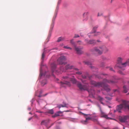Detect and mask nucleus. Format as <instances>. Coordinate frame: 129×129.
<instances>
[{
	"label": "nucleus",
	"mask_w": 129,
	"mask_h": 129,
	"mask_svg": "<svg viewBox=\"0 0 129 129\" xmlns=\"http://www.w3.org/2000/svg\"><path fill=\"white\" fill-rule=\"evenodd\" d=\"M91 51L93 53H94V51H95L99 55H101L103 53L102 50L99 48V47L94 48L93 49H92Z\"/></svg>",
	"instance_id": "1a4fd4ad"
},
{
	"label": "nucleus",
	"mask_w": 129,
	"mask_h": 129,
	"mask_svg": "<svg viewBox=\"0 0 129 129\" xmlns=\"http://www.w3.org/2000/svg\"><path fill=\"white\" fill-rule=\"evenodd\" d=\"M61 0H58L57 4V6H57L59 7L58 5L60 4L61 3Z\"/></svg>",
	"instance_id": "c9c22d12"
},
{
	"label": "nucleus",
	"mask_w": 129,
	"mask_h": 129,
	"mask_svg": "<svg viewBox=\"0 0 129 129\" xmlns=\"http://www.w3.org/2000/svg\"><path fill=\"white\" fill-rule=\"evenodd\" d=\"M47 94V93H46V94H45V95H43L42 96H46Z\"/></svg>",
	"instance_id": "5fc2aeb1"
},
{
	"label": "nucleus",
	"mask_w": 129,
	"mask_h": 129,
	"mask_svg": "<svg viewBox=\"0 0 129 129\" xmlns=\"http://www.w3.org/2000/svg\"><path fill=\"white\" fill-rule=\"evenodd\" d=\"M62 80L63 82L61 81V83L62 86L64 84H66L70 86V81H71L73 83H76V84L79 82H77L76 79L74 78H73L71 77L70 75L68 74L67 76H63Z\"/></svg>",
	"instance_id": "7ed1b4c3"
},
{
	"label": "nucleus",
	"mask_w": 129,
	"mask_h": 129,
	"mask_svg": "<svg viewBox=\"0 0 129 129\" xmlns=\"http://www.w3.org/2000/svg\"><path fill=\"white\" fill-rule=\"evenodd\" d=\"M80 37V36L79 35L77 34H75V36L74 37V38H78Z\"/></svg>",
	"instance_id": "f704fd0d"
},
{
	"label": "nucleus",
	"mask_w": 129,
	"mask_h": 129,
	"mask_svg": "<svg viewBox=\"0 0 129 129\" xmlns=\"http://www.w3.org/2000/svg\"><path fill=\"white\" fill-rule=\"evenodd\" d=\"M99 48L102 49L103 53L108 52L109 50L108 48L105 45H102L99 46Z\"/></svg>",
	"instance_id": "9b49d317"
},
{
	"label": "nucleus",
	"mask_w": 129,
	"mask_h": 129,
	"mask_svg": "<svg viewBox=\"0 0 129 129\" xmlns=\"http://www.w3.org/2000/svg\"><path fill=\"white\" fill-rule=\"evenodd\" d=\"M126 40L127 41H128V40L129 41V38L128 37L126 39Z\"/></svg>",
	"instance_id": "de8ad7c7"
},
{
	"label": "nucleus",
	"mask_w": 129,
	"mask_h": 129,
	"mask_svg": "<svg viewBox=\"0 0 129 129\" xmlns=\"http://www.w3.org/2000/svg\"><path fill=\"white\" fill-rule=\"evenodd\" d=\"M34 117H35L38 118V117L37 116V115H35L34 116Z\"/></svg>",
	"instance_id": "c03bdc74"
},
{
	"label": "nucleus",
	"mask_w": 129,
	"mask_h": 129,
	"mask_svg": "<svg viewBox=\"0 0 129 129\" xmlns=\"http://www.w3.org/2000/svg\"><path fill=\"white\" fill-rule=\"evenodd\" d=\"M77 43V45H81L82 44V42L81 41H77L76 42Z\"/></svg>",
	"instance_id": "c756f323"
},
{
	"label": "nucleus",
	"mask_w": 129,
	"mask_h": 129,
	"mask_svg": "<svg viewBox=\"0 0 129 129\" xmlns=\"http://www.w3.org/2000/svg\"><path fill=\"white\" fill-rule=\"evenodd\" d=\"M105 98L107 100H110L111 99L110 98H109L108 97H105Z\"/></svg>",
	"instance_id": "ea45409f"
},
{
	"label": "nucleus",
	"mask_w": 129,
	"mask_h": 129,
	"mask_svg": "<svg viewBox=\"0 0 129 129\" xmlns=\"http://www.w3.org/2000/svg\"><path fill=\"white\" fill-rule=\"evenodd\" d=\"M103 15V13L101 12L99 13L98 14V16H102Z\"/></svg>",
	"instance_id": "e433bc0d"
},
{
	"label": "nucleus",
	"mask_w": 129,
	"mask_h": 129,
	"mask_svg": "<svg viewBox=\"0 0 129 129\" xmlns=\"http://www.w3.org/2000/svg\"><path fill=\"white\" fill-rule=\"evenodd\" d=\"M37 112H39V113H42V112H41V111H37Z\"/></svg>",
	"instance_id": "bf43d9fd"
},
{
	"label": "nucleus",
	"mask_w": 129,
	"mask_h": 129,
	"mask_svg": "<svg viewBox=\"0 0 129 129\" xmlns=\"http://www.w3.org/2000/svg\"><path fill=\"white\" fill-rule=\"evenodd\" d=\"M82 78L84 79H86V76L84 75H82Z\"/></svg>",
	"instance_id": "4c0bfd02"
},
{
	"label": "nucleus",
	"mask_w": 129,
	"mask_h": 129,
	"mask_svg": "<svg viewBox=\"0 0 129 129\" xmlns=\"http://www.w3.org/2000/svg\"><path fill=\"white\" fill-rule=\"evenodd\" d=\"M120 73L121 74H123V73H122V72H120Z\"/></svg>",
	"instance_id": "13d9d810"
},
{
	"label": "nucleus",
	"mask_w": 129,
	"mask_h": 129,
	"mask_svg": "<svg viewBox=\"0 0 129 129\" xmlns=\"http://www.w3.org/2000/svg\"><path fill=\"white\" fill-rule=\"evenodd\" d=\"M100 110L101 113V117H104L107 119H112V118L108 117L107 115L105 114V113L102 111L101 108H100Z\"/></svg>",
	"instance_id": "4468645a"
},
{
	"label": "nucleus",
	"mask_w": 129,
	"mask_h": 129,
	"mask_svg": "<svg viewBox=\"0 0 129 129\" xmlns=\"http://www.w3.org/2000/svg\"><path fill=\"white\" fill-rule=\"evenodd\" d=\"M74 67L73 66L70 65L69 64H67L65 66V69L66 70L71 69L74 68Z\"/></svg>",
	"instance_id": "dca6fc26"
},
{
	"label": "nucleus",
	"mask_w": 129,
	"mask_h": 129,
	"mask_svg": "<svg viewBox=\"0 0 129 129\" xmlns=\"http://www.w3.org/2000/svg\"><path fill=\"white\" fill-rule=\"evenodd\" d=\"M81 80L82 82L85 84L82 85L81 83L78 82L77 84V86L81 90H87L90 95H91L93 96L95 94V92L94 90L92 89H89L88 84V82H86L85 80L81 79Z\"/></svg>",
	"instance_id": "f03ea898"
},
{
	"label": "nucleus",
	"mask_w": 129,
	"mask_h": 129,
	"mask_svg": "<svg viewBox=\"0 0 129 129\" xmlns=\"http://www.w3.org/2000/svg\"><path fill=\"white\" fill-rule=\"evenodd\" d=\"M38 96L39 97H41L42 96L41 95H39Z\"/></svg>",
	"instance_id": "864d4df0"
},
{
	"label": "nucleus",
	"mask_w": 129,
	"mask_h": 129,
	"mask_svg": "<svg viewBox=\"0 0 129 129\" xmlns=\"http://www.w3.org/2000/svg\"><path fill=\"white\" fill-rule=\"evenodd\" d=\"M67 104H66L65 103H63V105L60 104L59 105L57 106V107L59 108H60L61 107H67Z\"/></svg>",
	"instance_id": "a211bd4d"
},
{
	"label": "nucleus",
	"mask_w": 129,
	"mask_h": 129,
	"mask_svg": "<svg viewBox=\"0 0 129 129\" xmlns=\"http://www.w3.org/2000/svg\"><path fill=\"white\" fill-rule=\"evenodd\" d=\"M64 39V38L60 37L58 38L57 42H59L60 41H63Z\"/></svg>",
	"instance_id": "a878e982"
},
{
	"label": "nucleus",
	"mask_w": 129,
	"mask_h": 129,
	"mask_svg": "<svg viewBox=\"0 0 129 129\" xmlns=\"http://www.w3.org/2000/svg\"><path fill=\"white\" fill-rule=\"evenodd\" d=\"M86 120H85L82 121L81 122L82 123H83L84 124H86L88 123V121L91 119H93V121L94 122H97L98 120V118L95 117L94 118H93V117H92V118H90V117H85Z\"/></svg>",
	"instance_id": "6e6552de"
},
{
	"label": "nucleus",
	"mask_w": 129,
	"mask_h": 129,
	"mask_svg": "<svg viewBox=\"0 0 129 129\" xmlns=\"http://www.w3.org/2000/svg\"><path fill=\"white\" fill-rule=\"evenodd\" d=\"M115 78L114 77H113V79L112 80H108L105 79L103 80V82H96L95 81H90V84L95 86L101 87L103 88L107 92H109L110 90V89L109 87V85L106 84V83L113 84L115 83L114 80Z\"/></svg>",
	"instance_id": "f257e3e1"
},
{
	"label": "nucleus",
	"mask_w": 129,
	"mask_h": 129,
	"mask_svg": "<svg viewBox=\"0 0 129 129\" xmlns=\"http://www.w3.org/2000/svg\"><path fill=\"white\" fill-rule=\"evenodd\" d=\"M123 59L120 57H119L117 59V63L116 66L119 68H121L122 67H124V65L122 64Z\"/></svg>",
	"instance_id": "0eeeda50"
},
{
	"label": "nucleus",
	"mask_w": 129,
	"mask_h": 129,
	"mask_svg": "<svg viewBox=\"0 0 129 129\" xmlns=\"http://www.w3.org/2000/svg\"><path fill=\"white\" fill-rule=\"evenodd\" d=\"M113 129H119L118 127H115V128H114Z\"/></svg>",
	"instance_id": "4d7b16f0"
},
{
	"label": "nucleus",
	"mask_w": 129,
	"mask_h": 129,
	"mask_svg": "<svg viewBox=\"0 0 129 129\" xmlns=\"http://www.w3.org/2000/svg\"><path fill=\"white\" fill-rule=\"evenodd\" d=\"M43 75V74L41 71L40 72V76H42Z\"/></svg>",
	"instance_id": "09e8293b"
},
{
	"label": "nucleus",
	"mask_w": 129,
	"mask_h": 129,
	"mask_svg": "<svg viewBox=\"0 0 129 129\" xmlns=\"http://www.w3.org/2000/svg\"><path fill=\"white\" fill-rule=\"evenodd\" d=\"M75 50L76 51V53L78 55H80L83 53L84 52L82 50L83 49V47L77 46V45L74 47Z\"/></svg>",
	"instance_id": "20e7f679"
},
{
	"label": "nucleus",
	"mask_w": 129,
	"mask_h": 129,
	"mask_svg": "<svg viewBox=\"0 0 129 129\" xmlns=\"http://www.w3.org/2000/svg\"><path fill=\"white\" fill-rule=\"evenodd\" d=\"M109 70L110 71H114V70H113L112 68H109Z\"/></svg>",
	"instance_id": "a19ab883"
},
{
	"label": "nucleus",
	"mask_w": 129,
	"mask_h": 129,
	"mask_svg": "<svg viewBox=\"0 0 129 129\" xmlns=\"http://www.w3.org/2000/svg\"><path fill=\"white\" fill-rule=\"evenodd\" d=\"M129 118V116H125L120 118V121L122 122H125L126 120Z\"/></svg>",
	"instance_id": "ddd939ff"
},
{
	"label": "nucleus",
	"mask_w": 129,
	"mask_h": 129,
	"mask_svg": "<svg viewBox=\"0 0 129 129\" xmlns=\"http://www.w3.org/2000/svg\"><path fill=\"white\" fill-rule=\"evenodd\" d=\"M47 113L51 114H53L54 113V112L53 109H51L48 110L47 111Z\"/></svg>",
	"instance_id": "c85d7f7f"
},
{
	"label": "nucleus",
	"mask_w": 129,
	"mask_h": 129,
	"mask_svg": "<svg viewBox=\"0 0 129 129\" xmlns=\"http://www.w3.org/2000/svg\"><path fill=\"white\" fill-rule=\"evenodd\" d=\"M58 10V7L57 6V7H56V9L54 15L52 19V23L51 25V28L52 29L54 26V21L56 19V18L57 16Z\"/></svg>",
	"instance_id": "39448f33"
},
{
	"label": "nucleus",
	"mask_w": 129,
	"mask_h": 129,
	"mask_svg": "<svg viewBox=\"0 0 129 129\" xmlns=\"http://www.w3.org/2000/svg\"><path fill=\"white\" fill-rule=\"evenodd\" d=\"M44 122H45V121H44V120L42 121L41 122V125L43 124V123Z\"/></svg>",
	"instance_id": "a18cd8bd"
},
{
	"label": "nucleus",
	"mask_w": 129,
	"mask_h": 129,
	"mask_svg": "<svg viewBox=\"0 0 129 129\" xmlns=\"http://www.w3.org/2000/svg\"><path fill=\"white\" fill-rule=\"evenodd\" d=\"M47 83V81L46 79L43 80L41 82V84L42 86H44Z\"/></svg>",
	"instance_id": "393cba45"
},
{
	"label": "nucleus",
	"mask_w": 129,
	"mask_h": 129,
	"mask_svg": "<svg viewBox=\"0 0 129 129\" xmlns=\"http://www.w3.org/2000/svg\"><path fill=\"white\" fill-rule=\"evenodd\" d=\"M83 114L84 115H85H85L86 116V115H87L86 114Z\"/></svg>",
	"instance_id": "0e129e2a"
},
{
	"label": "nucleus",
	"mask_w": 129,
	"mask_h": 129,
	"mask_svg": "<svg viewBox=\"0 0 129 129\" xmlns=\"http://www.w3.org/2000/svg\"><path fill=\"white\" fill-rule=\"evenodd\" d=\"M99 34H100V33L99 32H98L97 33H96L95 34L94 36H97V35H99Z\"/></svg>",
	"instance_id": "79ce46f5"
},
{
	"label": "nucleus",
	"mask_w": 129,
	"mask_h": 129,
	"mask_svg": "<svg viewBox=\"0 0 129 129\" xmlns=\"http://www.w3.org/2000/svg\"><path fill=\"white\" fill-rule=\"evenodd\" d=\"M46 72H45V74H44V76H45V75H46Z\"/></svg>",
	"instance_id": "338daca9"
},
{
	"label": "nucleus",
	"mask_w": 129,
	"mask_h": 129,
	"mask_svg": "<svg viewBox=\"0 0 129 129\" xmlns=\"http://www.w3.org/2000/svg\"><path fill=\"white\" fill-rule=\"evenodd\" d=\"M113 91L115 92L116 91L118 92V91L117 89H114L113 90Z\"/></svg>",
	"instance_id": "49530a36"
},
{
	"label": "nucleus",
	"mask_w": 129,
	"mask_h": 129,
	"mask_svg": "<svg viewBox=\"0 0 129 129\" xmlns=\"http://www.w3.org/2000/svg\"><path fill=\"white\" fill-rule=\"evenodd\" d=\"M98 99L99 101L103 105H104V103L102 102V101H103L104 100V99L101 96H99L98 97Z\"/></svg>",
	"instance_id": "aec40b11"
},
{
	"label": "nucleus",
	"mask_w": 129,
	"mask_h": 129,
	"mask_svg": "<svg viewBox=\"0 0 129 129\" xmlns=\"http://www.w3.org/2000/svg\"><path fill=\"white\" fill-rule=\"evenodd\" d=\"M28 110L29 111H30L31 110V108H28Z\"/></svg>",
	"instance_id": "3c124183"
},
{
	"label": "nucleus",
	"mask_w": 129,
	"mask_h": 129,
	"mask_svg": "<svg viewBox=\"0 0 129 129\" xmlns=\"http://www.w3.org/2000/svg\"><path fill=\"white\" fill-rule=\"evenodd\" d=\"M70 43L72 44V46L73 47L76 45H77V44L74 42L73 39L70 40Z\"/></svg>",
	"instance_id": "412c9836"
},
{
	"label": "nucleus",
	"mask_w": 129,
	"mask_h": 129,
	"mask_svg": "<svg viewBox=\"0 0 129 129\" xmlns=\"http://www.w3.org/2000/svg\"><path fill=\"white\" fill-rule=\"evenodd\" d=\"M56 64L54 62L52 63L51 65L52 70V72H54L55 69L56 68Z\"/></svg>",
	"instance_id": "f3484780"
},
{
	"label": "nucleus",
	"mask_w": 129,
	"mask_h": 129,
	"mask_svg": "<svg viewBox=\"0 0 129 129\" xmlns=\"http://www.w3.org/2000/svg\"><path fill=\"white\" fill-rule=\"evenodd\" d=\"M59 70L60 71L59 72L60 73H61L62 72H63L64 70L63 66H61L60 67Z\"/></svg>",
	"instance_id": "bb28decb"
},
{
	"label": "nucleus",
	"mask_w": 129,
	"mask_h": 129,
	"mask_svg": "<svg viewBox=\"0 0 129 129\" xmlns=\"http://www.w3.org/2000/svg\"><path fill=\"white\" fill-rule=\"evenodd\" d=\"M90 67L91 68V69H95V68L94 66H90Z\"/></svg>",
	"instance_id": "37998d69"
},
{
	"label": "nucleus",
	"mask_w": 129,
	"mask_h": 129,
	"mask_svg": "<svg viewBox=\"0 0 129 129\" xmlns=\"http://www.w3.org/2000/svg\"><path fill=\"white\" fill-rule=\"evenodd\" d=\"M84 63L85 64L88 65H91V63L89 61H84Z\"/></svg>",
	"instance_id": "cd10ccee"
},
{
	"label": "nucleus",
	"mask_w": 129,
	"mask_h": 129,
	"mask_svg": "<svg viewBox=\"0 0 129 129\" xmlns=\"http://www.w3.org/2000/svg\"><path fill=\"white\" fill-rule=\"evenodd\" d=\"M101 58L104 60H107V58L106 57L104 56H101Z\"/></svg>",
	"instance_id": "473e14b6"
},
{
	"label": "nucleus",
	"mask_w": 129,
	"mask_h": 129,
	"mask_svg": "<svg viewBox=\"0 0 129 129\" xmlns=\"http://www.w3.org/2000/svg\"><path fill=\"white\" fill-rule=\"evenodd\" d=\"M75 70H78V69H75Z\"/></svg>",
	"instance_id": "e2e57ef3"
},
{
	"label": "nucleus",
	"mask_w": 129,
	"mask_h": 129,
	"mask_svg": "<svg viewBox=\"0 0 129 129\" xmlns=\"http://www.w3.org/2000/svg\"><path fill=\"white\" fill-rule=\"evenodd\" d=\"M89 101H90V102H92V101H91V100H89Z\"/></svg>",
	"instance_id": "69168bd1"
},
{
	"label": "nucleus",
	"mask_w": 129,
	"mask_h": 129,
	"mask_svg": "<svg viewBox=\"0 0 129 129\" xmlns=\"http://www.w3.org/2000/svg\"><path fill=\"white\" fill-rule=\"evenodd\" d=\"M128 90V88L126 86H124L123 87V92L126 93Z\"/></svg>",
	"instance_id": "4be33fe9"
},
{
	"label": "nucleus",
	"mask_w": 129,
	"mask_h": 129,
	"mask_svg": "<svg viewBox=\"0 0 129 129\" xmlns=\"http://www.w3.org/2000/svg\"><path fill=\"white\" fill-rule=\"evenodd\" d=\"M97 41L98 42H100V41L99 40H98Z\"/></svg>",
	"instance_id": "052dcab7"
},
{
	"label": "nucleus",
	"mask_w": 129,
	"mask_h": 129,
	"mask_svg": "<svg viewBox=\"0 0 129 129\" xmlns=\"http://www.w3.org/2000/svg\"><path fill=\"white\" fill-rule=\"evenodd\" d=\"M63 47L64 48L67 49H70L71 50L72 49V48H71L70 47H68L67 46H64Z\"/></svg>",
	"instance_id": "2f4dec72"
},
{
	"label": "nucleus",
	"mask_w": 129,
	"mask_h": 129,
	"mask_svg": "<svg viewBox=\"0 0 129 129\" xmlns=\"http://www.w3.org/2000/svg\"><path fill=\"white\" fill-rule=\"evenodd\" d=\"M66 60L65 57L64 56H62L58 59L57 62L59 64L65 65L66 63V62H64Z\"/></svg>",
	"instance_id": "423d86ee"
},
{
	"label": "nucleus",
	"mask_w": 129,
	"mask_h": 129,
	"mask_svg": "<svg viewBox=\"0 0 129 129\" xmlns=\"http://www.w3.org/2000/svg\"><path fill=\"white\" fill-rule=\"evenodd\" d=\"M122 103V104L117 106V107L116 109L119 112H121L120 110L122 108H124V104L123 103Z\"/></svg>",
	"instance_id": "f8f14e48"
},
{
	"label": "nucleus",
	"mask_w": 129,
	"mask_h": 129,
	"mask_svg": "<svg viewBox=\"0 0 129 129\" xmlns=\"http://www.w3.org/2000/svg\"><path fill=\"white\" fill-rule=\"evenodd\" d=\"M77 74L79 75H81L82 74V72H78L76 73Z\"/></svg>",
	"instance_id": "58836bf2"
},
{
	"label": "nucleus",
	"mask_w": 129,
	"mask_h": 129,
	"mask_svg": "<svg viewBox=\"0 0 129 129\" xmlns=\"http://www.w3.org/2000/svg\"><path fill=\"white\" fill-rule=\"evenodd\" d=\"M102 75H103L104 76L107 75V74H103L101 75V76H102Z\"/></svg>",
	"instance_id": "8fccbe9b"
},
{
	"label": "nucleus",
	"mask_w": 129,
	"mask_h": 129,
	"mask_svg": "<svg viewBox=\"0 0 129 129\" xmlns=\"http://www.w3.org/2000/svg\"><path fill=\"white\" fill-rule=\"evenodd\" d=\"M29 114H31V112H30L29 113Z\"/></svg>",
	"instance_id": "774afa93"
},
{
	"label": "nucleus",
	"mask_w": 129,
	"mask_h": 129,
	"mask_svg": "<svg viewBox=\"0 0 129 129\" xmlns=\"http://www.w3.org/2000/svg\"><path fill=\"white\" fill-rule=\"evenodd\" d=\"M122 64L124 65V67H125L127 65L129 66V59L127 60L126 62L123 63Z\"/></svg>",
	"instance_id": "b1692460"
},
{
	"label": "nucleus",
	"mask_w": 129,
	"mask_h": 129,
	"mask_svg": "<svg viewBox=\"0 0 129 129\" xmlns=\"http://www.w3.org/2000/svg\"><path fill=\"white\" fill-rule=\"evenodd\" d=\"M122 102L124 104V108L125 109L127 108L129 109V105H127L128 102L125 100H123L122 101Z\"/></svg>",
	"instance_id": "2eb2a0df"
},
{
	"label": "nucleus",
	"mask_w": 129,
	"mask_h": 129,
	"mask_svg": "<svg viewBox=\"0 0 129 129\" xmlns=\"http://www.w3.org/2000/svg\"><path fill=\"white\" fill-rule=\"evenodd\" d=\"M62 112L61 111H58L56 113H55L54 115H53L52 117H53L54 118L56 117L59 116L60 113H61Z\"/></svg>",
	"instance_id": "5701e85b"
},
{
	"label": "nucleus",
	"mask_w": 129,
	"mask_h": 129,
	"mask_svg": "<svg viewBox=\"0 0 129 129\" xmlns=\"http://www.w3.org/2000/svg\"><path fill=\"white\" fill-rule=\"evenodd\" d=\"M32 117H30V118H29L28 120L29 121L30 120L32 119Z\"/></svg>",
	"instance_id": "603ef678"
},
{
	"label": "nucleus",
	"mask_w": 129,
	"mask_h": 129,
	"mask_svg": "<svg viewBox=\"0 0 129 129\" xmlns=\"http://www.w3.org/2000/svg\"><path fill=\"white\" fill-rule=\"evenodd\" d=\"M97 77L99 79H101V78H102V77Z\"/></svg>",
	"instance_id": "6e6d98bb"
},
{
	"label": "nucleus",
	"mask_w": 129,
	"mask_h": 129,
	"mask_svg": "<svg viewBox=\"0 0 129 129\" xmlns=\"http://www.w3.org/2000/svg\"><path fill=\"white\" fill-rule=\"evenodd\" d=\"M45 54L44 53H43L42 54V59L43 60H44V57H45Z\"/></svg>",
	"instance_id": "72a5a7b5"
},
{
	"label": "nucleus",
	"mask_w": 129,
	"mask_h": 129,
	"mask_svg": "<svg viewBox=\"0 0 129 129\" xmlns=\"http://www.w3.org/2000/svg\"><path fill=\"white\" fill-rule=\"evenodd\" d=\"M89 13L88 12H84L82 15L83 21H86L88 19Z\"/></svg>",
	"instance_id": "9d476101"
},
{
	"label": "nucleus",
	"mask_w": 129,
	"mask_h": 129,
	"mask_svg": "<svg viewBox=\"0 0 129 129\" xmlns=\"http://www.w3.org/2000/svg\"><path fill=\"white\" fill-rule=\"evenodd\" d=\"M97 28V27H95L93 28L92 30L93 33H95L96 29Z\"/></svg>",
	"instance_id": "7c9ffc66"
},
{
	"label": "nucleus",
	"mask_w": 129,
	"mask_h": 129,
	"mask_svg": "<svg viewBox=\"0 0 129 129\" xmlns=\"http://www.w3.org/2000/svg\"><path fill=\"white\" fill-rule=\"evenodd\" d=\"M111 114H112V113H109V114L108 115H111Z\"/></svg>",
	"instance_id": "680f3d73"
},
{
	"label": "nucleus",
	"mask_w": 129,
	"mask_h": 129,
	"mask_svg": "<svg viewBox=\"0 0 129 129\" xmlns=\"http://www.w3.org/2000/svg\"><path fill=\"white\" fill-rule=\"evenodd\" d=\"M85 41L87 43L90 44H94L95 42V41L94 40H90L89 41L87 40H85Z\"/></svg>",
	"instance_id": "6ab92c4d"
}]
</instances>
